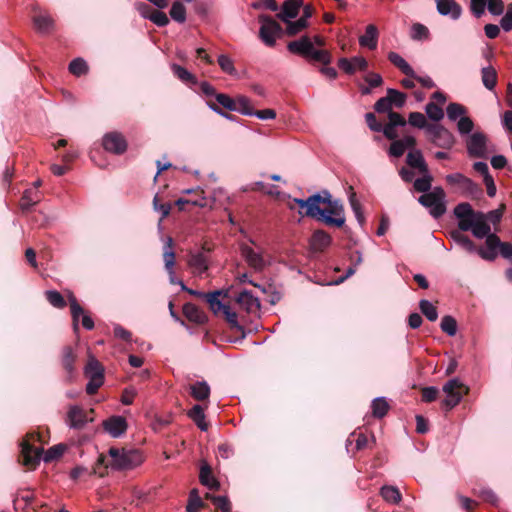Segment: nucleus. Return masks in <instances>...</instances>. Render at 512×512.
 <instances>
[{"instance_id":"obj_30","label":"nucleus","mask_w":512,"mask_h":512,"mask_svg":"<svg viewBox=\"0 0 512 512\" xmlns=\"http://www.w3.org/2000/svg\"><path fill=\"white\" fill-rule=\"evenodd\" d=\"M389 61L399 68L408 77H416V73L408 62L398 53L390 52L388 54Z\"/></svg>"},{"instance_id":"obj_8","label":"nucleus","mask_w":512,"mask_h":512,"mask_svg":"<svg viewBox=\"0 0 512 512\" xmlns=\"http://www.w3.org/2000/svg\"><path fill=\"white\" fill-rule=\"evenodd\" d=\"M39 435L36 433L28 434L21 443V462L29 469H35L38 465L43 450L34 447V442L38 440Z\"/></svg>"},{"instance_id":"obj_21","label":"nucleus","mask_w":512,"mask_h":512,"mask_svg":"<svg viewBox=\"0 0 512 512\" xmlns=\"http://www.w3.org/2000/svg\"><path fill=\"white\" fill-rule=\"evenodd\" d=\"M338 65L346 73L353 74L358 70H365L368 66V63L365 58L356 56L351 59L341 58L338 62Z\"/></svg>"},{"instance_id":"obj_38","label":"nucleus","mask_w":512,"mask_h":512,"mask_svg":"<svg viewBox=\"0 0 512 512\" xmlns=\"http://www.w3.org/2000/svg\"><path fill=\"white\" fill-rule=\"evenodd\" d=\"M481 74L483 85L489 90L494 89L497 83L496 70L491 66L484 67L482 68Z\"/></svg>"},{"instance_id":"obj_64","label":"nucleus","mask_w":512,"mask_h":512,"mask_svg":"<svg viewBox=\"0 0 512 512\" xmlns=\"http://www.w3.org/2000/svg\"><path fill=\"white\" fill-rule=\"evenodd\" d=\"M500 23L504 31L512 30V4L508 5L507 11Z\"/></svg>"},{"instance_id":"obj_54","label":"nucleus","mask_w":512,"mask_h":512,"mask_svg":"<svg viewBox=\"0 0 512 512\" xmlns=\"http://www.w3.org/2000/svg\"><path fill=\"white\" fill-rule=\"evenodd\" d=\"M218 64L221 70L229 75H236V69L234 67L233 60L227 55H220L218 57Z\"/></svg>"},{"instance_id":"obj_22","label":"nucleus","mask_w":512,"mask_h":512,"mask_svg":"<svg viewBox=\"0 0 512 512\" xmlns=\"http://www.w3.org/2000/svg\"><path fill=\"white\" fill-rule=\"evenodd\" d=\"M302 3L303 0H286L277 17L283 22L296 18Z\"/></svg>"},{"instance_id":"obj_37","label":"nucleus","mask_w":512,"mask_h":512,"mask_svg":"<svg viewBox=\"0 0 512 512\" xmlns=\"http://www.w3.org/2000/svg\"><path fill=\"white\" fill-rule=\"evenodd\" d=\"M243 115L253 116L254 110L251 106L250 99L246 96L239 95L235 98V110Z\"/></svg>"},{"instance_id":"obj_5","label":"nucleus","mask_w":512,"mask_h":512,"mask_svg":"<svg viewBox=\"0 0 512 512\" xmlns=\"http://www.w3.org/2000/svg\"><path fill=\"white\" fill-rule=\"evenodd\" d=\"M249 243L240 245L241 254L251 268L262 271L271 263V257L254 240L249 239Z\"/></svg>"},{"instance_id":"obj_15","label":"nucleus","mask_w":512,"mask_h":512,"mask_svg":"<svg viewBox=\"0 0 512 512\" xmlns=\"http://www.w3.org/2000/svg\"><path fill=\"white\" fill-rule=\"evenodd\" d=\"M183 193L195 195V197L188 199L190 202V205L204 208V209H213L214 205H215L216 195L218 193H222V190L215 191L212 197H206L204 195V191L200 188L183 190Z\"/></svg>"},{"instance_id":"obj_31","label":"nucleus","mask_w":512,"mask_h":512,"mask_svg":"<svg viewBox=\"0 0 512 512\" xmlns=\"http://www.w3.org/2000/svg\"><path fill=\"white\" fill-rule=\"evenodd\" d=\"M163 261H164L165 270L174 269L175 252L173 250V240L171 237H167L164 241Z\"/></svg>"},{"instance_id":"obj_25","label":"nucleus","mask_w":512,"mask_h":512,"mask_svg":"<svg viewBox=\"0 0 512 512\" xmlns=\"http://www.w3.org/2000/svg\"><path fill=\"white\" fill-rule=\"evenodd\" d=\"M415 144L416 139L412 135H405L402 139L393 141L389 153L391 156L400 157L404 154L406 149L413 148Z\"/></svg>"},{"instance_id":"obj_51","label":"nucleus","mask_w":512,"mask_h":512,"mask_svg":"<svg viewBox=\"0 0 512 512\" xmlns=\"http://www.w3.org/2000/svg\"><path fill=\"white\" fill-rule=\"evenodd\" d=\"M66 449V446L64 444H58V445H54L53 447L49 448L44 456H43V460L45 462H51L55 459H58L59 457H61L64 453Z\"/></svg>"},{"instance_id":"obj_62","label":"nucleus","mask_w":512,"mask_h":512,"mask_svg":"<svg viewBox=\"0 0 512 512\" xmlns=\"http://www.w3.org/2000/svg\"><path fill=\"white\" fill-rule=\"evenodd\" d=\"M429 30L426 26L416 23L412 26L411 36L413 39L421 40L428 37Z\"/></svg>"},{"instance_id":"obj_35","label":"nucleus","mask_w":512,"mask_h":512,"mask_svg":"<svg viewBox=\"0 0 512 512\" xmlns=\"http://www.w3.org/2000/svg\"><path fill=\"white\" fill-rule=\"evenodd\" d=\"M380 495L390 504H398L402 499L399 489L392 485H384L380 489Z\"/></svg>"},{"instance_id":"obj_47","label":"nucleus","mask_w":512,"mask_h":512,"mask_svg":"<svg viewBox=\"0 0 512 512\" xmlns=\"http://www.w3.org/2000/svg\"><path fill=\"white\" fill-rule=\"evenodd\" d=\"M171 18L179 23L186 21V8L180 1H175L170 9Z\"/></svg>"},{"instance_id":"obj_52","label":"nucleus","mask_w":512,"mask_h":512,"mask_svg":"<svg viewBox=\"0 0 512 512\" xmlns=\"http://www.w3.org/2000/svg\"><path fill=\"white\" fill-rule=\"evenodd\" d=\"M387 95L391 100L392 106H395L397 108H401L404 106V104L406 102V98H407L406 94H404L398 90L389 88L387 90Z\"/></svg>"},{"instance_id":"obj_40","label":"nucleus","mask_w":512,"mask_h":512,"mask_svg":"<svg viewBox=\"0 0 512 512\" xmlns=\"http://www.w3.org/2000/svg\"><path fill=\"white\" fill-rule=\"evenodd\" d=\"M460 231H453L451 232L452 239L459 244L461 247H463L466 251L473 253L476 251V246L474 243L464 234Z\"/></svg>"},{"instance_id":"obj_17","label":"nucleus","mask_w":512,"mask_h":512,"mask_svg":"<svg viewBox=\"0 0 512 512\" xmlns=\"http://www.w3.org/2000/svg\"><path fill=\"white\" fill-rule=\"evenodd\" d=\"M188 265L196 275H202L209 268V258L206 251L192 252L189 255Z\"/></svg>"},{"instance_id":"obj_11","label":"nucleus","mask_w":512,"mask_h":512,"mask_svg":"<svg viewBox=\"0 0 512 512\" xmlns=\"http://www.w3.org/2000/svg\"><path fill=\"white\" fill-rule=\"evenodd\" d=\"M260 27V38L267 46H274L276 40L281 36V26L272 18L261 15L259 17Z\"/></svg>"},{"instance_id":"obj_41","label":"nucleus","mask_w":512,"mask_h":512,"mask_svg":"<svg viewBox=\"0 0 512 512\" xmlns=\"http://www.w3.org/2000/svg\"><path fill=\"white\" fill-rule=\"evenodd\" d=\"M40 201L39 192L36 189H28L25 191L21 199V208L27 210Z\"/></svg>"},{"instance_id":"obj_7","label":"nucleus","mask_w":512,"mask_h":512,"mask_svg":"<svg viewBox=\"0 0 512 512\" xmlns=\"http://www.w3.org/2000/svg\"><path fill=\"white\" fill-rule=\"evenodd\" d=\"M442 390L446 395L442 401V406L446 410H450L461 402L463 396L468 393L469 388L460 379L453 378L443 385Z\"/></svg>"},{"instance_id":"obj_32","label":"nucleus","mask_w":512,"mask_h":512,"mask_svg":"<svg viewBox=\"0 0 512 512\" xmlns=\"http://www.w3.org/2000/svg\"><path fill=\"white\" fill-rule=\"evenodd\" d=\"M103 367L100 362L93 356H89L88 362L85 366L84 373L87 378H104Z\"/></svg>"},{"instance_id":"obj_20","label":"nucleus","mask_w":512,"mask_h":512,"mask_svg":"<svg viewBox=\"0 0 512 512\" xmlns=\"http://www.w3.org/2000/svg\"><path fill=\"white\" fill-rule=\"evenodd\" d=\"M486 237V248H476V251L479 256L488 261H492L497 256V249L500 245V239L495 234H488Z\"/></svg>"},{"instance_id":"obj_49","label":"nucleus","mask_w":512,"mask_h":512,"mask_svg":"<svg viewBox=\"0 0 512 512\" xmlns=\"http://www.w3.org/2000/svg\"><path fill=\"white\" fill-rule=\"evenodd\" d=\"M440 327L443 332H445L449 336H454L457 332V323L456 320L449 315H446L442 318Z\"/></svg>"},{"instance_id":"obj_18","label":"nucleus","mask_w":512,"mask_h":512,"mask_svg":"<svg viewBox=\"0 0 512 512\" xmlns=\"http://www.w3.org/2000/svg\"><path fill=\"white\" fill-rule=\"evenodd\" d=\"M467 150L470 156L483 157L485 156L486 149V137L482 133L472 134L467 141Z\"/></svg>"},{"instance_id":"obj_36","label":"nucleus","mask_w":512,"mask_h":512,"mask_svg":"<svg viewBox=\"0 0 512 512\" xmlns=\"http://www.w3.org/2000/svg\"><path fill=\"white\" fill-rule=\"evenodd\" d=\"M407 163L409 166L416 168L420 173H426L428 168L419 150L410 151L407 155Z\"/></svg>"},{"instance_id":"obj_53","label":"nucleus","mask_w":512,"mask_h":512,"mask_svg":"<svg viewBox=\"0 0 512 512\" xmlns=\"http://www.w3.org/2000/svg\"><path fill=\"white\" fill-rule=\"evenodd\" d=\"M45 295L46 299L52 306L56 308H64L66 306L65 300L59 292L55 290H49L45 292Z\"/></svg>"},{"instance_id":"obj_19","label":"nucleus","mask_w":512,"mask_h":512,"mask_svg":"<svg viewBox=\"0 0 512 512\" xmlns=\"http://www.w3.org/2000/svg\"><path fill=\"white\" fill-rule=\"evenodd\" d=\"M103 427L112 437L117 438L125 433L127 422L122 416H112L103 422Z\"/></svg>"},{"instance_id":"obj_27","label":"nucleus","mask_w":512,"mask_h":512,"mask_svg":"<svg viewBox=\"0 0 512 512\" xmlns=\"http://www.w3.org/2000/svg\"><path fill=\"white\" fill-rule=\"evenodd\" d=\"M77 355L73 348L66 346L62 350V357H61V363L64 368V370L68 374V379L71 380L74 372H75V366L74 363L76 361Z\"/></svg>"},{"instance_id":"obj_33","label":"nucleus","mask_w":512,"mask_h":512,"mask_svg":"<svg viewBox=\"0 0 512 512\" xmlns=\"http://www.w3.org/2000/svg\"><path fill=\"white\" fill-rule=\"evenodd\" d=\"M190 393L195 400L203 401L210 395V387L205 381H200L190 386Z\"/></svg>"},{"instance_id":"obj_50","label":"nucleus","mask_w":512,"mask_h":512,"mask_svg":"<svg viewBox=\"0 0 512 512\" xmlns=\"http://www.w3.org/2000/svg\"><path fill=\"white\" fill-rule=\"evenodd\" d=\"M432 177L429 175L428 171L423 173V177L418 178L414 181V188L418 192L428 193L431 188Z\"/></svg>"},{"instance_id":"obj_39","label":"nucleus","mask_w":512,"mask_h":512,"mask_svg":"<svg viewBox=\"0 0 512 512\" xmlns=\"http://www.w3.org/2000/svg\"><path fill=\"white\" fill-rule=\"evenodd\" d=\"M200 481L203 485L207 486L209 489L216 490L219 487L218 481L212 476L211 469L207 465H204L201 467Z\"/></svg>"},{"instance_id":"obj_63","label":"nucleus","mask_w":512,"mask_h":512,"mask_svg":"<svg viewBox=\"0 0 512 512\" xmlns=\"http://www.w3.org/2000/svg\"><path fill=\"white\" fill-rule=\"evenodd\" d=\"M150 20L160 27L166 26L169 23L167 15L159 10H154L151 13Z\"/></svg>"},{"instance_id":"obj_56","label":"nucleus","mask_w":512,"mask_h":512,"mask_svg":"<svg viewBox=\"0 0 512 512\" xmlns=\"http://www.w3.org/2000/svg\"><path fill=\"white\" fill-rule=\"evenodd\" d=\"M87 69L88 67L86 62L81 58L74 59L69 64V71L75 76H81L85 74L87 72Z\"/></svg>"},{"instance_id":"obj_43","label":"nucleus","mask_w":512,"mask_h":512,"mask_svg":"<svg viewBox=\"0 0 512 512\" xmlns=\"http://www.w3.org/2000/svg\"><path fill=\"white\" fill-rule=\"evenodd\" d=\"M171 69L174 73V75L179 78L184 83H190V84H196V78L195 76L190 73L187 69L184 67L178 65V64H172Z\"/></svg>"},{"instance_id":"obj_14","label":"nucleus","mask_w":512,"mask_h":512,"mask_svg":"<svg viewBox=\"0 0 512 512\" xmlns=\"http://www.w3.org/2000/svg\"><path fill=\"white\" fill-rule=\"evenodd\" d=\"M68 300H69L71 315H72V319H73L74 331L75 332L78 331V328H79L78 322L80 319H81L82 326L85 329H87V330L93 329L94 322H93L92 318L84 312L83 308L79 305V303L77 302V299L75 298L73 293L68 294Z\"/></svg>"},{"instance_id":"obj_28","label":"nucleus","mask_w":512,"mask_h":512,"mask_svg":"<svg viewBox=\"0 0 512 512\" xmlns=\"http://www.w3.org/2000/svg\"><path fill=\"white\" fill-rule=\"evenodd\" d=\"M330 244L331 237L322 230L315 231L310 240V246L314 252H321L329 247Z\"/></svg>"},{"instance_id":"obj_44","label":"nucleus","mask_w":512,"mask_h":512,"mask_svg":"<svg viewBox=\"0 0 512 512\" xmlns=\"http://www.w3.org/2000/svg\"><path fill=\"white\" fill-rule=\"evenodd\" d=\"M371 408L374 417L382 418L388 412L389 404L384 397H378L373 400Z\"/></svg>"},{"instance_id":"obj_58","label":"nucleus","mask_w":512,"mask_h":512,"mask_svg":"<svg viewBox=\"0 0 512 512\" xmlns=\"http://www.w3.org/2000/svg\"><path fill=\"white\" fill-rule=\"evenodd\" d=\"M202 506V500L197 490H192L189 495V501L186 507L187 512H197Z\"/></svg>"},{"instance_id":"obj_23","label":"nucleus","mask_w":512,"mask_h":512,"mask_svg":"<svg viewBox=\"0 0 512 512\" xmlns=\"http://www.w3.org/2000/svg\"><path fill=\"white\" fill-rule=\"evenodd\" d=\"M378 38V28L374 24H369L365 29V33L359 37V44L361 47L374 50L377 48Z\"/></svg>"},{"instance_id":"obj_42","label":"nucleus","mask_w":512,"mask_h":512,"mask_svg":"<svg viewBox=\"0 0 512 512\" xmlns=\"http://www.w3.org/2000/svg\"><path fill=\"white\" fill-rule=\"evenodd\" d=\"M284 23L286 24V33L289 36H294L300 33L301 31L305 30L309 25V22H306L305 19L302 18H299L298 20L291 19Z\"/></svg>"},{"instance_id":"obj_61","label":"nucleus","mask_w":512,"mask_h":512,"mask_svg":"<svg viewBox=\"0 0 512 512\" xmlns=\"http://www.w3.org/2000/svg\"><path fill=\"white\" fill-rule=\"evenodd\" d=\"M473 121L466 116L461 117L457 122V128L460 134H469L473 130Z\"/></svg>"},{"instance_id":"obj_57","label":"nucleus","mask_w":512,"mask_h":512,"mask_svg":"<svg viewBox=\"0 0 512 512\" xmlns=\"http://www.w3.org/2000/svg\"><path fill=\"white\" fill-rule=\"evenodd\" d=\"M349 202H350L351 208L355 214V217H356L358 223L360 225H363L365 222V217H364L362 209H361V204H360L359 200L356 198V195L354 193L351 194V196L349 198Z\"/></svg>"},{"instance_id":"obj_2","label":"nucleus","mask_w":512,"mask_h":512,"mask_svg":"<svg viewBox=\"0 0 512 512\" xmlns=\"http://www.w3.org/2000/svg\"><path fill=\"white\" fill-rule=\"evenodd\" d=\"M300 208H306V215L316 217L329 225L341 227L345 222L344 210L338 200H332L328 192L323 196L316 194L310 196L307 200H293Z\"/></svg>"},{"instance_id":"obj_45","label":"nucleus","mask_w":512,"mask_h":512,"mask_svg":"<svg viewBox=\"0 0 512 512\" xmlns=\"http://www.w3.org/2000/svg\"><path fill=\"white\" fill-rule=\"evenodd\" d=\"M35 29L41 33H46L53 27V20L46 14H39L34 17Z\"/></svg>"},{"instance_id":"obj_48","label":"nucleus","mask_w":512,"mask_h":512,"mask_svg":"<svg viewBox=\"0 0 512 512\" xmlns=\"http://www.w3.org/2000/svg\"><path fill=\"white\" fill-rule=\"evenodd\" d=\"M425 112L429 119L440 121L444 117L443 109L434 102H429L425 107Z\"/></svg>"},{"instance_id":"obj_60","label":"nucleus","mask_w":512,"mask_h":512,"mask_svg":"<svg viewBox=\"0 0 512 512\" xmlns=\"http://www.w3.org/2000/svg\"><path fill=\"white\" fill-rule=\"evenodd\" d=\"M215 99L217 103L223 106L224 108L230 111L235 110V99L231 98L229 95L224 93H218Z\"/></svg>"},{"instance_id":"obj_34","label":"nucleus","mask_w":512,"mask_h":512,"mask_svg":"<svg viewBox=\"0 0 512 512\" xmlns=\"http://www.w3.org/2000/svg\"><path fill=\"white\" fill-rule=\"evenodd\" d=\"M188 416L193 420V422L198 426L200 430L206 431L208 429V423L205 419L206 417L204 410L200 405H194L191 410H189Z\"/></svg>"},{"instance_id":"obj_29","label":"nucleus","mask_w":512,"mask_h":512,"mask_svg":"<svg viewBox=\"0 0 512 512\" xmlns=\"http://www.w3.org/2000/svg\"><path fill=\"white\" fill-rule=\"evenodd\" d=\"M183 313L187 319L197 324H203L207 320L206 314L194 304H186Z\"/></svg>"},{"instance_id":"obj_24","label":"nucleus","mask_w":512,"mask_h":512,"mask_svg":"<svg viewBox=\"0 0 512 512\" xmlns=\"http://www.w3.org/2000/svg\"><path fill=\"white\" fill-rule=\"evenodd\" d=\"M437 10L441 15L450 16L456 20L461 16L462 9L454 0H435Z\"/></svg>"},{"instance_id":"obj_1","label":"nucleus","mask_w":512,"mask_h":512,"mask_svg":"<svg viewBox=\"0 0 512 512\" xmlns=\"http://www.w3.org/2000/svg\"><path fill=\"white\" fill-rule=\"evenodd\" d=\"M505 205L487 214L474 211L469 203H460L454 208V214L458 219V227L462 231H471L476 238H484L491 233L488 222L497 224L504 213Z\"/></svg>"},{"instance_id":"obj_9","label":"nucleus","mask_w":512,"mask_h":512,"mask_svg":"<svg viewBox=\"0 0 512 512\" xmlns=\"http://www.w3.org/2000/svg\"><path fill=\"white\" fill-rule=\"evenodd\" d=\"M419 202L429 209L430 214L438 218L446 211L445 192L442 188L436 187L432 191L419 197Z\"/></svg>"},{"instance_id":"obj_3","label":"nucleus","mask_w":512,"mask_h":512,"mask_svg":"<svg viewBox=\"0 0 512 512\" xmlns=\"http://www.w3.org/2000/svg\"><path fill=\"white\" fill-rule=\"evenodd\" d=\"M315 46H325V39L320 35H314L313 37L305 35L298 40L289 42L287 49L291 53L303 56L308 60L328 65L332 59L330 53L324 49H317Z\"/></svg>"},{"instance_id":"obj_59","label":"nucleus","mask_w":512,"mask_h":512,"mask_svg":"<svg viewBox=\"0 0 512 512\" xmlns=\"http://www.w3.org/2000/svg\"><path fill=\"white\" fill-rule=\"evenodd\" d=\"M409 124L420 129H425L429 125L427 124L425 116L420 112H411L409 114Z\"/></svg>"},{"instance_id":"obj_13","label":"nucleus","mask_w":512,"mask_h":512,"mask_svg":"<svg viewBox=\"0 0 512 512\" xmlns=\"http://www.w3.org/2000/svg\"><path fill=\"white\" fill-rule=\"evenodd\" d=\"M89 413H93V409L87 412L78 405H71L67 411L66 424L72 429H82L88 422L93 421Z\"/></svg>"},{"instance_id":"obj_10","label":"nucleus","mask_w":512,"mask_h":512,"mask_svg":"<svg viewBox=\"0 0 512 512\" xmlns=\"http://www.w3.org/2000/svg\"><path fill=\"white\" fill-rule=\"evenodd\" d=\"M446 181L457 192L467 197H477L481 193L480 187L470 178L461 173H453L446 176Z\"/></svg>"},{"instance_id":"obj_46","label":"nucleus","mask_w":512,"mask_h":512,"mask_svg":"<svg viewBox=\"0 0 512 512\" xmlns=\"http://www.w3.org/2000/svg\"><path fill=\"white\" fill-rule=\"evenodd\" d=\"M419 308L429 321L434 322L437 320L438 312L436 306L433 303L428 300H421L419 303Z\"/></svg>"},{"instance_id":"obj_16","label":"nucleus","mask_w":512,"mask_h":512,"mask_svg":"<svg viewBox=\"0 0 512 512\" xmlns=\"http://www.w3.org/2000/svg\"><path fill=\"white\" fill-rule=\"evenodd\" d=\"M103 147L106 151L121 154L126 150L127 143L120 133L110 132L103 137Z\"/></svg>"},{"instance_id":"obj_55","label":"nucleus","mask_w":512,"mask_h":512,"mask_svg":"<svg viewBox=\"0 0 512 512\" xmlns=\"http://www.w3.org/2000/svg\"><path fill=\"white\" fill-rule=\"evenodd\" d=\"M446 112H447L448 118L452 121H455L458 118L460 119L461 117H463L466 110L462 105H460L458 103H450L447 106Z\"/></svg>"},{"instance_id":"obj_6","label":"nucleus","mask_w":512,"mask_h":512,"mask_svg":"<svg viewBox=\"0 0 512 512\" xmlns=\"http://www.w3.org/2000/svg\"><path fill=\"white\" fill-rule=\"evenodd\" d=\"M226 293L222 290H216L210 292L207 295V303L209 304L210 309L215 315L223 316L226 321L229 323L231 328L236 329L238 331L242 330L238 322V317L235 311H233L230 306L224 304L221 298L225 297Z\"/></svg>"},{"instance_id":"obj_26","label":"nucleus","mask_w":512,"mask_h":512,"mask_svg":"<svg viewBox=\"0 0 512 512\" xmlns=\"http://www.w3.org/2000/svg\"><path fill=\"white\" fill-rule=\"evenodd\" d=\"M237 303L248 313H255L260 308L259 300L246 290L239 293Z\"/></svg>"},{"instance_id":"obj_12","label":"nucleus","mask_w":512,"mask_h":512,"mask_svg":"<svg viewBox=\"0 0 512 512\" xmlns=\"http://www.w3.org/2000/svg\"><path fill=\"white\" fill-rule=\"evenodd\" d=\"M426 133L429 139L439 147L451 148L454 144L453 134L440 124H429L426 127Z\"/></svg>"},{"instance_id":"obj_4","label":"nucleus","mask_w":512,"mask_h":512,"mask_svg":"<svg viewBox=\"0 0 512 512\" xmlns=\"http://www.w3.org/2000/svg\"><path fill=\"white\" fill-rule=\"evenodd\" d=\"M101 462L115 470H129L143 462V456L138 450L110 448L107 457H101Z\"/></svg>"}]
</instances>
